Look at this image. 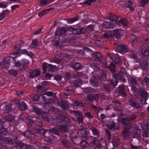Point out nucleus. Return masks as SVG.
<instances>
[{
  "instance_id": "nucleus-1",
  "label": "nucleus",
  "mask_w": 149,
  "mask_h": 149,
  "mask_svg": "<svg viewBox=\"0 0 149 149\" xmlns=\"http://www.w3.org/2000/svg\"><path fill=\"white\" fill-rule=\"evenodd\" d=\"M143 124H140V125L143 129L141 130L137 128L130 127L128 129L126 127L122 134L123 136L126 138L128 139L130 136L132 135L134 138L139 137L140 136L139 134L140 133L144 137L149 136V127L147 124H145L143 127Z\"/></svg>"
},
{
  "instance_id": "nucleus-2",
  "label": "nucleus",
  "mask_w": 149,
  "mask_h": 149,
  "mask_svg": "<svg viewBox=\"0 0 149 149\" xmlns=\"http://www.w3.org/2000/svg\"><path fill=\"white\" fill-rule=\"evenodd\" d=\"M84 50L86 52L88 55H90L91 57L94 58L95 61H100V59L101 57V54L99 52H93L88 47H84L83 48ZM91 57L88 58V59H90Z\"/></svg>"
},
{
  "instance_id": "nucleus-3",
  "label": "nucleus",
  "mask_w": 149,
  "mask_h": 149,
  "mask_svg": "<svg viewBox=\"0 0 149 149\" xmlns=\"http://www.w3.org/2000/svg\"><path fill=\"white\" fill-rule=\"evenodd\" d=\"M43 74L45 73L47 70L48 71H54L58 70V68L55 66H53L51 64H48L46 63L42 64Z\"/></svg>"
},
{
  "instance_id": "nucleus-4",
  "label": "nucleus",
  "mask_w": 149,
  "mask_h": 149,
  "mask_svg": "<svg viewBox=\"0 0 149 149\" xmlns=\"http://www.w3.org/2000/svg\"><path fill=\"white\" fill-rule=\"evenodd\" d=\"M56 120L57 123H59L61 121H63V120H65V121H67V122L65 123V122H63L62 123V125H68L67 126V128H68V126L70 125V123H69V120L68 118L67 117H65L62 115H58L56 118Z\"/></svg>"
},
{
  "instance_id": "nucleus-5",
  "label": "nucleus",
  "mask_w": 149,
  "mask_h": 149,
  "mask_svg": "<svg viewBox=\"0 0 149 149\" xmlns=\"http://www.w3.org/2000/svg\"><path fill=\"white\" fill-rule=\"evenodd\" d=\"M126 72L124 69H122L121 71L118 73V74H115L114 76L115 78L116 79L121 80L123 81H126V80L124 78V77L125 76Z\"/></svg>"
},
{
  "instance_id": "nucleus-6",
  "label": "nucleus",
  "mask_w": 149,
  "mask_h": 149,
  "mask_svg": "<svg viewBox=\"0 0 149 149\" xmlns=\"http://www.w3.org/2000/svg\"><path fill=\"white\" fill-rule=\"evenodd\" d=\"M68 125H60V128L58 129H57L56 128H54L51 130V131L54 134L58 135L59 131H63L64 132H67L68 131V128L67 126Z\"/></svg>"
},
{
  "instance_id": "nucleus-7",
  "label": "nucleus",
  "mask_w": 149,
  "mask_h": 149,
  "mask_svg": "<svg viewBox=\"0 0 149 149\" xmlns=\"http://www.w3.org/2000/svg\"><path fill=\"white\" fill-rule=\"evenodd\" d=\"M100 63L103 67L106 68H109L110 71L113 73L114 72L115 66L113 63H111L109 66L108 67L107 65V62L105 60H103L102 62H100Z\"/></svg>"
},
{
  "instance_id": "nucleus-8",
  "label": "nucleus",
  "mask_w": 149,
  "mask_h": 149,
  "mask_svg": "<svg viewBox=\"0 0 149 149\" xmlns=\"http://www.w3.org/2000/svg\"><path fill=\"white\" fill-rule=\"evenodd\" d=\"M136 118V116L132 115L131 116H127L126 118H123L122 121V123L124 125H127L128 124L130 121L135 119Z\"/></svg>"
},
{
  "instance_id": "nucleus-9",
  "label": "nucleus",
  "mask_w": 149,
  "mask_h": 149,
  "mask_svg": "<svg viewBox=\"0 0 149 149\" xmlns=\"http://www.w3.org/2000/svg\"><path fill=\"white\" fill-rule=\"evenodd\" d=\"M142 55L144 56H147L149 54V51L148 46L146 44H143L141 47V50Z\"/></svg>"
},
{
  "instance_id": "nucleus-10",
  "label": "nucleus",
  "mask_w": 149,
  "mask_h": 149,
  "mask_svg": "<svg viewBox=\"0 0 149 149\" xmlns=\"http://www.w3.org/2000/svg\"><path fill=\"white\" fill-rule=\"evenodd\" d=\"M74 116L77 118V120L79 123H81L83 121V117L81 113L79 111H72Z\"/></svg>"
},
{
  "instance_id": "nucleus-11",
  "label": "nucleus",
  "mask_w": 149,
  "mask_h": 149,
  "mask_svg": "<svg viewBox=\"0 0 149 149\" xmlns=\"http://www.w3.org/2000/svg\"><path fill=\"white\" fill-rule=\"evenodd\" d=\"M10 61L9 56L7 57L1 62V65L3 68L8 67L9 66Z\"/></svg>"
},
{
  "instance_id": "nucleus-12",
  "label": "nucleus",
  "mask_w": 149,
  "mask_h": 149,
  "mask_svg": "<svg viewBox=\"0 0 149 149\" xmlns=\"http://www.w3.org/2000/svg\"><path fill=\"white\" fill-rule=\"evenodd\" d=\"M40 72H41L39 70L36 69L30 72L29 77L33 78L39 75L40 74Z\"/></svg>"
},
{
  "instance_id": "nucleus-13",
  "label": "nucleus",
  "mask_w": 149,
  "mask_h": 149,
  "mask_svg": "<svg viewBox=\"0 0 149 149\" xmlns=\"http://www.w3.org/2000/svg\"><path fill=\"white\" fill-rule=\"evenodd\" d=\"M117 49L121 52H126L128 51L127 46L123 45H118Z\"/></svg>"
},
{
  "instance_id": "nucleus-14",
  "label": "nucleus",
  "mask_w": 149,
  "mask_h": 149,
  "mask_svg": "<svg viewBox=\"0 0 149 149\" xmlns=\"http://www.w3.org/2000/svg\"><path fill=\"white\" fill-rule=\"evenodd\" d=\"M86 31V29L84 28L74 29L73 30L74 33L77 35H79L84 33Z\"/></svg>"
},
{
  "instance_id": "nucleus-15",
  "label": "nucleus",
  "mask_w": 149,
  "mask_h": 149,
  "mask_svg": "<svg viewBox=\"0 0 149 149\" xmlns=\"http://www.w3.org/2000/svg\"><path fill=\"white\" fill-rule=\"evenodd\" d=\"M141 96L143 99L141 100V103L143 104H143H146V102L147 100V94L146 91H143L141 92Z\"/></svg>"
},
{
  "instance_id": "nucleus-16",
  "label": "nucleus",
  "mask_w": 149,
  "mask_h": 149,
  "mask_svg": "<svg viewBox=\"0 0 149 149\" xmlns=\"http://www.w3.org/2000/svg\"><path fill=\"white\" fill-rule=\"evenodd\" d=\"M112 60L114 61L116 64L118 65H120L121 64L120 59L119 58L118 56L114 54L113 56Z\"/></svg>"
},
{
  "instance_id": "nucleus-17",
  "label": "nucleus",
  "mask_w": 149,
  "mask_h": 149,
  "mask_svg": "<svg viewBox=\"0 0 149 149\" xmlns=\"http://www.w3.org/2000/svg\"><path fill=\"white\" fill-rule=\"evenodd\" d=\"M132 3L130 1H128L126 2L125 4V6L128 8L130 10L133 11L134 10V8L132 6Z\"/></svg>"
},
{
  "instance_id": "nucleus-18",
  "label": "nucleus",
  "mask_w": 149,
  "mask_h": 149,
  "mask_svg": "<svg viewBox=\"0 0 149 149\" xmlns=\"http://www.w3.org/2000/svg\"><path fill=\"white\" fill-rule=\"evenodd\" d=\"M109 19L112 21H115L116 23L118 24V20L119 19V17L114 14H110L109 16Z\"/></svg>"
},
{
  "instance_id": "nucleus-19",
  "label": "nucleus",
  "mask_w": 149,
  "mask_h": 149,
  "mask_svg": "<svg viewBox=\"0 0 149 149\" xmlns=\"http://www.w3.org/2000/svg\"><path fill=\"white\" fill-rule=\"evenodd\" d=\"M72 67L76 70H80L82 66L80 64L77 63H74L71 64Z\"/></svg>"
},
{
  "instance_id": "nucleus-20",
  "label": "nucleus",
  "mask_w": 149,
  "mask_h": 149,
  "mask_svg": "<svg viewBox=\"0 0 149 149\" xmlns=\"http://www.w3.org/2000/svg\"><path fill=\"white\" fill-rule=\"evenodd\" d=\"M9 12L8 10H5L0 13V21L3 19L9 14Z\"/></svg>"
},
{
  "instance_id": "nucleus-21",
  "label": "nucleus",
  "mask_w": 149,
  "mask_h": 149,
  "mask_svg": "<svg viewBox=\"0 0 149 149\" xmlns=\"http://www.w3.org/2000/svg\"><path fill=\"white\" fill-rule=\"evenodd\" d=\"M120 30L117 29L114 30L113 31V35L117 39L120 38Z\"/></svg>"
},
{
  "instance_id": "nucleus-22",
  "label": "nucleus",
  "mask_w": 149,
  "mask_h": 149,
  "mask_svg": "<svg viewBox=\"0 0 149 149\" xmlns=\"http://www.w3.org/2000/svg\"><path fill=\"white\" fill-rule=\"evenodd\" d=\"M120 24H122L124 26H127L128 25V23L127 20L125 19H123L118 21L117 24L120 25Z\"/></svg>"
},
{
  "instance_id": "nucleus-23",
  "label": "nucleus",
  "mask_w": 149,
  "mask_h": 149,
  "mask_svg": "<svg viewBox=\"0 0 149 149\" xmlns=\"http://www.w3.org/2000/svg\"><path fill=\"white\" fill-rule=\"evenodd\" d=\"M116 124L114 123L113 122H112L110 124L107 125V127L109 129L115 131L117 128L116 127Z\"/></svg>"
},
{
  "instance_id": "nucleus-24",
  "label": "nucleus",
  "mask_w": 149,
  "mask_h": 149,
  "mask_svg": "<svg viewBox=\"0 0 149 149\" xmlns=\"http://www.w3.org/2000/svg\"><path fill=\"white\" fill-rule=\"evenodd\" d=\"M67 30L68 29L67 28L63 27L61 28L59 30H57L56 32L58 33V34L60 36H61L62 34L65 33Z\"/></svg>"
},
{
  "instance_id": "nucleus-25",
  "label": "nucleus",
  "mask_w": 149,
  "mask_h": 149,
  "mask_svg": "<svg viewBox=\"0 0 149 149\" xmlns=\"http://www.w3.org/2000/svg\"><path fill=\"white\" fill-rule=\"evenodd\" d=\"M39 42L36 39H35L33 40L32 43L30 45V47L33 48H36L38 45Z\"/></svg>"
},
{
  "instance_id": "nucleus-26",
  "label": "nucleus",
  "mask_w": 149,
  "mask_h": 149,
  "mask_svg": "<svg viewBox=\"0 0 149 149\" xmlns=\"http://www.w3.org/2000/svg\"><path fill=\"white\" fill-rule=\"evenodd\" d=\"M22 50H19L17 51L15 53H12L10 55V57H9L10 58L11 57L13 58L14 59V58L19 56L21 54L19 53V52H21Z\"/></svg>"
},
{
  "instance_id": "nucleus-27",
  "label": "nucleus",
  "mask_w": 149,
  "mask_h": 149,
  "mask_svg": "<svg viewBox=\"0 0 149 149\" xmlns=\"http://www.w3.org/2000/svg\"><path fill=\"white\" fill-rule=\"evenodd\" d=\"M73 105L74 106L78 107H83L84 106L83 104L81 102L77 100L74 101Z\"/></svg>"
},
{
  "instance_id": "nucleus-28",
  "label": "nucleus",
  "mask_w": 149,
  "mask_h": 149,
  "mask_svg": "<svg viewBox=\"0 0 149 149\" xmlns=\"http://www.w3.org/2000/svg\"><path fill=\"white\" fill-rule=\"evenodd\" d=\"M119 140L118 137H114L112 141V143L113 145L114 146H117L118 145L119 143Z\"/></svg>"
},
{
  "instance_id": "nucleus-29",
  "label": "nucleus",
  "mask_w": 149,
  "mask_h": 149,
  "mask_svg": "<svg viewBox=\"0 0 149 149\" xmlns=\"http://www.w3.org/2000/svg\"><path fill=\"white\" fill-rule=\"evenodd\" d=\"M104 25L106 27L108 28H113L115 26L113 23H111L110 22H104Z\"/></svg>"
},
{
  "instance_id": "nucleus-30",
  "label": "nucleus",
  "mask_w": 149,
  "mask_h": 149,
  "mask_svg": "<svg viewBox=\"0 0 149 149\" xmlns=\"http://www.w3.org/2000/svg\"><path fill=\"white\" fill-rule=\"evenodd\" d=\"M33 111L38 115H42L41 110L39 108H37L36 107H33Z\"/></svg>"
},
{
  "instance_id": "nucleus-31",
  "label": "nucleus",
  "mask_w": 149,
  "mask_h": 149,
  "mask_svg": "<svg viewBox=\"0 0 149 149\" xmlns=\"http://www.w3.org/2000/svg\"><path fill=\"white\" fill-rule=\"evenodd\" d=\"M140 65L142 69L144 70H146L149 67V65L146 61H144L142 63H141Z\"/></svg>"
},
{
  "instance_id": "nucleus-32",
  "label": "nucleus",
  "mask_w": 149,
  "mask_h": 149,
  "mask_svg": "<svg viewBox=\"0 0 149 149\" xmlns=\"http://www.w3.org/2000/svg\"><path fill=\"white\" fill-rule=\"evenodd\" d=\"M119 92L120 94L122 95H125V88L123 85L121 86L120 87H118Z\"/></svg>"
},
{
  "instance_id": "nucleus-33",
  "label": "nucleus",
  "mask_w": 149,
  "mask_h": 149,
  "mask_svg": "<svg viewBox=\"0 0 149 149\" xmlns=\"http://www.w3.org/2000/svg\"><path fill=\"white\" fill-rule=\"evenodd\" d=\"M19 109L21 110H24L27 108V106L24 102H23L19 107Z\"/></svg>"
},
{
  "instance_id": "nucleus-34",
  "label": "nucleus",
  "mask_w": 149,
  "mask_h": 149,
  "mask_svg": "<svg viewBox=\"0 0 149 149\" xmlns=\"http://www.w3.org/2000/svg\"><path fill=\"white\" fill-rule=\"evenodd\" d=\"M130 81V84L132 86H134V85L136 84V81L135 79L133 77H131L130 79H129Z\"/></svg>"
},
{
  "instance_id": "nucleus-35",
  "label": "nucleus",
  "mask_w": 149,
  "mask_h": 149,
  "mask_svg": "<svg viewBox=\"0 0 149 149\" xmlns=\"http://www.w3.org/2000/svg\"><path fill=\"white\" fill-rule=\"evenodd\" d=\"M49 10L48 9L43 10L42 11L38 13V15L39 17H42L43 15H45V14L48 13L49 12Z\"/></svg>"
},
{
  "instance_id": "nucleus-36",
  "label": "nucleus",
  "mask_w": 149,
  "mask_h": 149,
  "mask_svg": "<svg viewBox=\"0 0 149 149\" xmlns=\"http://www.w3.org/2000/svg\"><path fill=\"white\" fill-rule=\"evenodd\" d=\"M131 38L132 39L131 43L132 45H134L137 42V38L135 35L132 36Z\"/></svg>"
},
{
  "instance_id": "nucleus-37",
  "label": "nucleus",
  "mask_w": 149,
  "mask_h": 149,
  "mask_svg": "<svg viewBox=\"0 0 149 149\" xmlns=\"http://www.w3.org/2000/svg\"><path fill=\"white\" fill-rule=\"evenodd\" d=\"M21 46V43H19L17 44L16 45H14V48L16 50H17V51H18L19 50H22L21 52L19 53L21 54V53H23V51L22 50L20 49Z\"/></svg>"
},
{
  "instance_id": "nucleus-38",
  "label": "nucleus",
  "mask_w": 149,
  "mask_h": 149,
  "mask_svg": "<svg viewBox=\"0 0 149 149\" xmlns=\"http://www.w3.org/2000/svg\"><path fill=\"white\" fill-rule=\"evenodd\" d=\"M79 19V16H77L75 17L69 19L68 20V22L70 23H72L74 22H75Z\"/></svg>"
},
{
  "instance_id": "nucleus-39",
  "label": "nucleus",
  "mask_w": 149,
  "mask_h": 149,
  "mask_svg": "<svg viewBox=\"0 0 149 149\" xmlns=\"http://www.w3.org/2000/svg\"><path fill=\"white\" fill-rule=\"evenodd\" d=\"M21 61L22 68L26 66L29 63L28 60L26 59L22 60Z\"/></svg>"
},
{
  "instance_id": "nucleus-40",
  "label": "nucleus",
  "mask_w": 149,
  "mask_h": 149,
  "mask_svg": "<svg viewBox=\"0 0 149 149\" xmlns=\"http://www.w3.org/2000/svg\"><path fill=\"white\" fill-rule=\"evenodd\" d=\"M9 74L15 76H16L17 74V71L14 69H11L9 70Z\"/></svg>"
},
{
  "instance_id": "nucleus-41",
  "label": "nucleus",
  "mask_w": 149,
  "mask_h": 149,
  "mask_svg": "<svg viewBox=\"0 0 149 149\" xmlns=\"http://www.w3.org/2000/svg\"><path fill=\"white\" fill-rule=\"evenodd\" d=\"M97 77L98 78L100 79L101 81L103 80L106 78V76L105 73L102 72L101 75Z\"/></svg>"
},
{
  "instance_id": "nucleus-42",
  "label": "nucleus",
  "mask_w": 149,
  "mask_h": 149,
  "mask_svg": "<svg viewBox=\"0 0 149 149\" xmlns=\"http://www.w3.org/2000/svg\"><path fill=\"white\" fill-rule=\"evenodd\" d=\"M130 105L134 107H135L138 109H139L140 108V106L138 104L135 103L133 101L131 102Z\"/></svg>"
},
{
  "instance_id": "nucleus-43",
  "label": "nucleus",
  "mask_w": 149,
  "mask_h": 149,
  "mask_svg": "<svg viewBox=\"0 0 149 149\" xmlns=\"http://www.w3.org/2000/svg\"><path fill=\"white\" fill-rule=\"evenodd\" d=\"M81 147L84 148L87 146L88 145L86 141L82 140L81 142Z\"/></svg>"
},
{
  "instance_id": "nucleus-44",
  "label": "nucleus",
  "mask_w": 149,
  "mask_h": 149,
  "mask_svg": "<svg viewBox=\"0 0 149 149\" xmlns=\"http://www.w3.org/2000/svg\"><path fill=\"white\" fill-rule=\"evenodd\" d=\"M90 66L93 69L96 70H99V68L94 63H91L90 64Z\"/></svg>"
},
{
  "instance_id": "nucleus-45",
  "label": "nucleus",
  "mask_w": 149,
  "mask_h": 149,
  "mask_svg": "<svg viewBox=\"0 0 149 149\" xmlns=\"http://www.w3.org/2000/svg\"><path fill=\"white\" fill-rule=\"evenodd\" d=\"M14 119V117L12 115H9L5 117V119L9 121H11Z\"/></svg>"
},
{
  "instance_id": "nucleus-46",
  "label": "nucleus",
  "mask_w": 149,
  "mask_h": 149,
  "mask_svg": "<svg viewBox=\"0 0 149 149\" xmlns=\"http://www.w3.org/2000/svg\"><path fill=\"white\" fill-rule=\"evenodd\" d=\"M23 134L24 136L29 137L31 136V135L33 134V133L30 131H27L23 133Z\"/></svg>"
},
{
  "instance_id": "nucleus-47",
  "label": "nucleus",
  "mask_w": 149,
  "mask_h": 149,
  "mask_svg": "<svg viewBox=\"0 0 149 149\" xmlns=\"http://www.w3.org/2000/svg\"><path fill=\"white\" fill-rule=\"evenodd\" d=\"M91 130L92 131L93 134L96 135H97L99 134V132L95 128L92 127L91 128Z\"/></svg>"
},
{
  "instance_id": "nucleus-48",
  "label": "nucleus",
  "mask_w": 149,
  "mask_h": 149,
  "mask_svg": "<svg viewBox=\"0 0 149 149\" xmlns=\"http://www.w3.org/2000/svg\"><path fill=\"white\" fill-rule=\"evenodd\" d=\"M46 132V130L44 129H38L37 132L38 133L43 135L45 134Z\"/></svg>"
},
{
  "instance_id": "nucleus-49",
  "label": "nucleus",
  "mask_w": 149,
  "mask_h": 149,
  "mask_svg": "<svg viewBox=\"0 0 149 149\" xmlns=\"http://www.w3.org/2000/svg\"><path fill=\"white\" fill-rule=\"evenodd\" d=\"M96 0H86L84 3L85 4L90 5L92 2L95 1Z\"/></svg>"
},
{
  "instance_id": "nucleus-50",
  "label": "nucleus",
  "mask_w": 149,
  "mask_h": 149,
  "mask_svg": "<svg viewBox=\"0 0 149 149\" xmlns=\"http://www.w3.org/2000/svg\"><path fill=\"white\" fill-rule=\"evenodd\" d=\"M85 114L86 116L89 119H91L93 118L92 114L90 112H86L85 113Z\"/></svg>"
},
{
  "instance_id": "nucleus-51",
  "label": "nucleus",
  "mask_w": 149,
  "mask_h": 149,
  "mask_svg": "<svg viewBox=\"0 0 149 149\" xmlns=\"http://www.w3.org/2000/svg\"><path fill=\"white\" fill-rule=\"evenodd\" d=\"M24 53H25L27 54L28 55L30 56L31 57H32L34 55L33 53L31 52H28L26 50H24Z\"/></svg>"
},
{
  "instance_id": "nucleus-52",
  "label": "nucleus",
  "mask_w": 149,
  "mask_h": 149,
  "mask_svg": "<svg viewBox=\"0 0 149 149\" xmlns=\"http://www.w3.org/2000/svg\"><path fill=\"white\" fill-rule=\"evenodd\" d=\"M91 84L92 86L95 87H97L98 84V83L95 82L94 80L91 81Z\"/></svg>"
},
{
  "instance_id": "nucleus-53",
  "label": "nucleus",
  "mask_w": 149,
  "mask_h": 149,
  "mask_svg": "<svg viewBox=\"0 0 149 149\" xmlns=\"http://www.w3.org/2000/svg\"><path fill=\"white\" fill-rule=\"evenodd\" d=\"M5 130L3 127V123L1 120H0V131H4Z\"/></svg>"
},
{
  "instance_id": "nucleus-54",
  "label": "nucleus",
  "mask_w": 149,
  "mask_h": 149,
  "mask_svg": "<svg viewBox=\"0 0 149 149\" xmlns=\"http://www.w3.org/2000/svg\"><path fill=\"white\" fill-rule=\"evenodd\" d=\"M148 2V0H141L140 1L141 5L143 6L147 3Z\"/></svg>"
},
{
  "instance_id": "nucleus-55",
  "label": "nucleus",
  "mask_w": 149,
  "mask_h": 149,
  "mask_svg": "<svg viewBox=\"0 0 149 149\" xmlns=\"http://www.w3.org/2000/svg\"><path fill=\"white\" fill-rule=\"evenodd\" d=\"M94 39L96 41L99 42H101L102 38H100L98 36H95L94 37Z\"/></svg>"
},
{
  "instance_id": "nucleus-56",
  "label": "nucleus",
  "mask_w": 149,
  "mask_h": 149,
  "mask_svg": "<svg viewBox=\"0 0 149 149\" xmlns=\"http://www.w3.org/2000/svg\"><path fill=\"white\" fill-rule=\"evenodd\" d=\"M62 143L63 145L65 147H68V142L65 140H62Z\"/></svg>"
},
{
  "instance_id": "nucleus-57",
  "label": "nucleus",
  "mask_w": 149,
  "mask_h": 149,
  "mask_svg": "<svg viewBox=\"0 0 149 149\" xmlns=\"http://www.w3.org/2000/svg\"><path fill=\"white\" fill-rule=\"evenodd\" d=\"M54 102V101L53 98H50L49 100H47V101L46 102V104H51Z\"/></svg>"
},
{
  "instance_id": "nucleus-58",
  "label": "nucleus",
  "mask_w": 149,
  "mask_h": 149,
  "mask_svg": "<svg viewBox=\"0 0 149 149\" xmlns=\"http://www.w3.org/2000/svg\"><path fill=\"white\" fill-rule=\"evenodd\" d=\"M105 132L108 137V140H110L111 139V135L110 132L108 129H106L105 130Z\"/></svg>"
},
{
  "instance_id": "nucleus-59",
  "label": "nucleus",
  "mask_w": 149,
  "mask_h": 149,
  "mask_svg": "<svg viewBox=\"0 0 149 149\" xmlns=\"http://www.w3.org/2000/svg\"><path fill=\"white\" fill-rule=\"evenodd\" d=\"M42 28H40L38 30L35 31L33 32V34L34 35L38 34L41 32L42 30Z\"/></svg>"
},
{
  "instance_id": "nucleus-60",
  "label": "nucleus",
  "mask_w": 149,
  "mask_h": 149,
  "mask_svg": "<svg viewBox=\"0 0 149 149\" xmlns=\"http://www.w3.org/2000/svg\"><path fill=\"white\" fill-rule=\"evenodd\" d=\"M15 66L17 67L22 68L21 61L20 62L19 61H18L17 62H16L15 63Z\"/></svg>"
},
{
  "instance_id": "nucleus-61",
  "label": "nucleus",
  "mask_w": 149,
  "mask_h": 149,
  "mask_svg": "<svg viewBox=\"0 0 149 149\" xmlns=\"http://www.w3.org/2000/svg\"><path fill=\"white\" fill-rule=\"evenodd\" d=\"M61 60L60 59H57L56 58L54 59V60H52L51 61V62H55L56 63H60Z\"/></svg>"
},
{
  "instance_id": "nucleus-62",
  "label": "nucleus",
  "mask_w": 149,
  "mask_h": 149,
  "mask_svg": "<svg viewBox=\"0 0 149 149\" xmlns=\"http://www.w3.org/2000/svg\"><path fill=\"white\" fill-rule=\"evenodd\" d=\"M39 97L38 95H36L33 98V100L34 102L38 101L39 100Z\"/></svg>"
},
{
  "instance_id": "nucleus-63",
  "label": "nucleus",
  "mask_w": 149,
  "mask_h": 149,
  "mask_svg": "<svg viewBox=\"0 0 149 149\" xmlns=\"http://www.w3.org/2000/svg\"><path fill=\"white\" fill-rule=\"evenodd\" d=\"M47 3V0H41L40 2L41 5H45Z\"/></svg>"
},
{
  "instance_id": "nucleus-64",
  "label": "nucleus",
  "mask_w": 149,
  "mask_h": 149,
  "mask_svg": "<svg viewBox=\"0 0 149 149\" xmlns=\"http://www.w3.org/2000/svg\"><path fill=\"white\" fill-rule=\"evenodd\" d=\"M11 105L8 104L6 108V110L8 111H9L11 110L12 109L11 108Z\"/></svg>"
}]
</instances>
